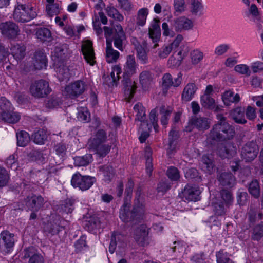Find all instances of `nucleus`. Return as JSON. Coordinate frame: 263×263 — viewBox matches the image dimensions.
Wrapping results in <instances>:
<instances>
[{
	"label": "nucleus",
	"mask_w": 263,
	"mask_h": 263,
	"mask_svg": "<svg viewBox=\"0 0 263 263\" xmlns=\"http://www.w3.org/2000/svg\"><path fill=\"white\" fill-rule=\"evenodd\" d=\"M217 119L218 123L213 126L207 138L211 144L231 139L234 136L233 127L226 122V119L222 114H218Z\"/></svg>",
	"instance_id": "f257e3e1"
},
{
	"label": "nucleus",
	"mask_w": 263,
	"mask_h": 263,
	"mask_svg": "<svg viewBox=\"0 0 263 263\" xmlns=\"http://www.w3.org/2000/svg\"><path fill=\"white\" fill-rule=\"evenodd\" d=\"M144 212L143 195L141 190H137L132 211H129V205L127 203H124L120 209L119 216L123 222H129L139 219Z\"/></svg>",
	"instance_id": "f03ea898"
},
{
	"label": "nucleus",
	"mask_w": 263,
	"mask_h": 263,
	"mask_svg": "<svg viewBox=\"0 0 263 263\" xmlns=\"http://www.w3.org/2000/svg\"><path fill=\"white\" fill-rule=\"evenodd\" d=\"M37 15L36 9L31 5L17 3L13 12V18L17 22H26Z\"/></svg>",
	"instance_id": "7ed1b4c3"
},
{
	"label": "nucleus",
	"mask_w": 263,
	"mask_h": 263,
	"mask_svg": "<svg viewBox=\"0 0 263 263\" xmlns=\"http://www.w3.org/2000/svg\"><path fill=\"white\" fill-rule=\"evenodd\" d=\"M10 106V102L6 98L1 97L0 98V107L3 110L1 115V119L9 123H15L20 119V115L15 112L5 111V110L9 109Z\"/></svg>",
	"instance_id": "20e7f679"
},
{
	"label": "nucleus",
	"mask_w": 263,
	"mask_h": 263,
	"mask_svg": "<svg viewBox=\"0 0 263 263\" xmlns=\"http://www.w3.org/2000/svg\"><path fill=\"white\" fill-rule=\"evenodd\" d=\"M96 181L95 177L82 176L80 174H75L72 176L71 183L74 187H79L82 191L88 190Z\"/></svg>",
	"instance_id": "39448f33"
},
{
	"label": "nucleus",
	"mask_w": 263,
	"mask_h": 263,
	"mask_svg": "<svg viewBox=\"0 0 263 263\" xmlns=\"http://www.w3.org/2000/svg\"><path fill=\"white\" fill-rule=\"evenodd\" d=\"M18 26L12 21L0 24V32L3 36L8 39H14L20 34Z\"/></svg>",
	"instance_id": "423d86ee"
},
{
	"label": "nucleus",
	"mask_w": 263,
	"mask_h": 263,
	"mask_svg": "<svg viewBox=\"0 0 263 263\" xmlns=\"http://www.w3.org/2000/svg\"><path fill=\"white\" fill-rule=\"evenodd\" d=\"M171 25L175 30L178 32L192 30L194 26L193 20L185 16L174 19Z\"/></svg>",
	"instance_id": "0eeeda50"
},
{
	"label": "nucleus",
	"mask_w": 263,
	"mask_h": 263,
	"mask_svg": "<svg viewBox=\"0 0 263 263\" xmlns=\"http://www.w3.org/2000/svg\"><path fill=\"white\" fill-rule=\"evenodd\" d=\"M51 90L49 83H31L29 88L31 95L36 98L46 97Z\"/></svg>",
	"instance_id": "6e6552de"
},
{
	"label": "nucleus",
	"mask_w": 263,
	"mask_h": 263,
	"mask_svg": "<svg viewBox=\"0 0 263 263\" xmlns=\"http://www.w3.org/2000/svg\"><path fill=\"white\" fill-rule=\"evenodd\" d=\"M85 90V83H69L62 90V92L66 97L74 98L81 95Z\"/></svg>",
	"instance_id": "1a4fd4ad"
},
{
	"label": "nucleus",
	"mask_w": 263,
	"mask_h": 263,
	"mask_svg": "<svg viewBox=\"0 0 263 263\" xmlns=\"http://www.w3.org/2000/svg\"><path fill=\"white\" fill-rule=\"evenodd\" d=\"M258 151V146L255 143L249 142L242 147L241 156L246 161H251L256 157Z\"/></svg>",
	"instance_id": "9d476101"
},
{
	"label": "nucleus",
	"mask_w": 263,
	"mask_h": 263,
	"mask_svg": "<svg viewBox=\"0 0 263 263\" xmlns=\"http://www.w3.org/2000/svg\"><path fill=\"white\" fill-rule=\"evenodd\" d=\"M160 20L158 18H154L152 21L149 28H148V35L154 43L153 47V48H156L158 46V42L160 40L161 37V29L160 27Z\"/></svg>",
	"instance_id": "9b49d317"
},
{
	"label": "nucleus",
	"mask_w": 263,
	"mask_h": 263,
	"mask_svg": "<svg viewBox=\"0 0 263 263\" xmlns=\"http://www.w3.org/2000/svg\"><path fill=\"white\" fill-rule=\"evenodd\" d=\"M137 66L134 56L128 55L124 66L123 79L127 80L135 74L137 72Z\"/></svg>",
	"instance_id": "f8f14e48"
},
{
	"label": "nucleus",
	"mask_w": 263,
	"mask_h": 263,
	"mask_svg": "<svg viewBox=\"0 0 263 263\" xmlns=\"http://www.w3.org/2000/svg\"><path fill=\"white\" fill-rule=\"evenodd\" d=\"M44 203V199L41 195H33L26 198V205L32 212L39 211Z\"/></svg>",
	"instance_id": "ddd939ff"
},
{
	"label": "nucleus",
	"mask_w": 263,
	"mask_h": 263,
	"mask_svg": "<svg viewBox=\"0 0 263 263\" xmlns=\"http://www.w3.org/2000/svg\"><path fill=\"white\" fill-rule=\"evenodd\" d=\"M82 51L87 63L93 66L95 63V55L92 43L89 40L85 41L82 46Z\"/></svg>",
	"instance_id": "4468645a"
},
{
	"label": "nucleus",
	"mask_w": 263,
	"mask_h": 263,
	"mask_svg": "<svg viewBox=\"0 0 263 263\" xmlns=\"http://www.w3.org/2000/svg\"><path fill=\"white\" fill-rule=\"evenodd\" d=\"M126 40L125 33L120 24L115 26L114 43L115 46L121 51L123 50V44Z\"/></svg>",
	"instance_id": "2eb2a0df"
},
{
	"label": "nucleus",
	"mask_w": 263,
	"mask_h": 263,
	"mask_svg": "<svg viewBox=\"0 0 263 263\" xmlns=\"http://www.w3.org/2000/svg\"><path fill=\"white\" fill-rule=\"evenodd\" d=\"M134 109L136 113V120L141 122V128L142 129L147 128L148 130H149L151 126H149L147 121H145L146 116L145 110L142 104L140 102L137 103L135 105Z\"/></svg>",
	"instance_id": "dca6fc26"
},
{
	"label": "nucleus",
	"mask_w": 263,
	"mask_h": 263,
	"mask_svg": "<svg viewBox=\"0 0 263 263\" xmlns=\"http://www.w3.org/2000/svg\"><path fill=\"white\" fill-rule=\"evenodd\" d=\"M147 235L148 231L146 226L145 225H141L135 229L134 234V238L139 245L144 246L147 243Z\"/></svg>",
	"instance_id": "f3484780"
},
{
	"label": "nucleus",
	"mask_w": 263,
	"mask_h": 263,
	"mask_svg": "<svg viewBox=\"0 0 263 263\" xmlns=\"http://www.w3.org/2000/svg\"><path fill=\"white\" fill-rule=\"evenodd\" d=\"M182 193L183 197L189 201H196L200 199L201 191L198 186L186 185Z\"/></svg>",
	"instance_id": "a211bd4d"
},
{
	"label": "nucleus",
	"mask_w": 263,
	"mask_h": 263,
	"mask_svg": "<svg viewBox=\"0 0 263 263\" xmlns=\"http://www.w3.org/2000/svg\"><path fill=\"white\" fill-rule=\"evenodd\" d=\"M32 64L35 69L46 68L47 65V59L45 53L41 50L36 51L32 59Z\"/></svg>",
	"instance_id": "6ab92c4d"
},
{
	"label": "nucleus",
	"mask_w": 263,
	"mask_h": 263,
	"mask_svg": "<svg viewBox=\"0 0 263 263\" xmlns=\"http://www.w3.org/2000/svg\"><path fill=\"white\" fill-rule=\"evenodd\" d=\"M14 234L8 231H3L0 234V240H2L6 248L5 252L9 253L14 245L15 240Z\"/></svg>",
	"instance_id": "aec40b11"
},
{
	"label": "nucleus",
	"mask_w": 263,
	"mask_h": 263,
	"mask_svg": "<svg viewBox=\"0 0 263 263\" xmlns=\"http://www.w3.org/2000/svg\"><path fill=\"white\" fill-rule=\"evenodd\" d=\"M236 153V147L234 144L228 142L222 145L219 148L218 154L223 158H229L234 156Z\"/></svg>",
	"instance_id": "412c9836"
},
{
	"label": "nucleus",
	"mask_w": 263,
	"mask_h": 263,
	"mask_svg": "<svg viewBox=\"0 0 263 263\" xmlns=\"http://www.w3.org/2000/svg\"><path fill=\"white\" fill-rule=\"evenodd\" d=\"M24 258H29V263H44L43 256L36 252L34 248L29 247L25 251Z\"/></svg>",
	"instance_id": "4be33fe9"
},
{
	"label": "nucleus",
	"mask_w": 263,
	"mask_h": 263,
	"mask_svg": "<svg viewBox=\"0 0 263 263\" xmlns=\"http://www.w3.org/2000/svg\"><path fill=\"white\" fill-rule=\"evenodd\" d=\"M202 169L205 173L212 174L216 170L213 158L212 156L203 155L202 158Z\"/></svg>",
	"instance_id": "5701e85b"
},
{
	"label": "nucleus",
	"mask_w": 263,
	"mask_h": 263,
	"mask_svg": "<svg viewBox=\"0 0 263 263\" xmlns=\"http://www.w3.org/2000/svg\"><path fill=\"white\" fill-rule=\"evenodd\" d=\"M189 123L200 130H204L209 128L210 122L206 118L195 117L190 120Z\"/></svg>",
	"instance_id": "b1692460"
},
{
	"label": "nucleus",
	"mask_w": 263,
	"mask_h": 263,
	"mask_svg": "<svg viewBox=\"0 0 263 263\" xmlns=\"http://www.w3.org/2000/svg\"><path fill=\"white\" fill-rule=\"evenodd\" d=\"M179 138L178 132L173 128L169 133L168 148L167 153L168 155H172L176 150L177 140Z\"/></svg>",
	"instance_id": "393cba45"
},
{
	"label": "nucleus",
	"mask_w": 263,
	"mask_h": 263,
	"mask_svg": "<svg viewBox=\"0 0 263 263\" xmlns=\"http://www.w3.org/2000/svg\"><path fill=\"white\" fill-rule=\"evenodd\" d=\"M11 53L17 61H20L25 55L26 47L23 44H14L10 48Z\"/></svg>",
	"instance_id": "a878e982"
},
{
	"label": "nucleus",
	"mask_w": 263,
	"mask_h": 263,
	"mask_svg": "<svg viewBox=\"0 0 263 263\" xmlns=\"http://www.w3.org/2000/svg\"><path fill=\"white\" fill-rule=\"evenodd\" d=\"M119 57V52L113 49L111 43L106 42V60L109 63L117 61Z\"/></svg>",
	"instance_id": "bb28decb"
},
{
	"label": "nucleus",
	"mask_w": 263,
	"mask_h": 263,
	"mask_svg": "<svg viewBox=\"0 0 263 263\" xmlns=\"http://www.w3.org/2000/svg\"><path fill=\"white\" fill-rule=\"evenodd\" d=\"M218 180L222 185L231 187L234 184L235 179L232 174L224 172L220 175Z\"/></svg>",
	"instance_id": "cd10ccee"
},
{
	"label": "nucleus",
	"mask_w": 263,
	"mask_h": 263,
	"mask_svg": "<svg viewBox=\"0 0 263 263\" xmlns=\"http://www.w3.org/2000/svg\"><path fill=\"white\" fill-rule=\"evenodd\" d=\"M230 115L237 123L244 124L247 122L244 116V109L241 107H237L232 110Z\"/></svg>",
	"instance_id": "c85d7f7f"
},
{
	"label": "nucleus",
	"mask_w": 263,
	"mask_h": 263,
	"mask_svg": "<svg viewBox=\"0 0 263 263\" xmlns=\"http://www.w3.org/2000/svg\"><path fill=\"white\" fill-rule=\"evenodd\" d=\"M100 174L103 176V180L106 182H109L114 176V171L110 165H104L99 167Z\"/></svg>",
	"instance_id": "c756f323"
},
{
	"label": "nucleus",
	"mask_w": 263,
	"mask_h": 263,
	"mask_svg": "<svg viewBox=\"0 0 263 263\" xmlns=\"http://www.w3.org/2000/svg\"><path fill=\"white\" fill-rule=\"evenodd\" d=\"M195 83H188L184 88L182 98L185 101H190L197 90Z\"/></svg>",
	"instance_id": "7c9ffc66"
},
{
	"label": "nucleus",
	"mask_w": 263,
	"mask_h": 263,
	"mask_svg": "<svg viewBox=\"0 0 263 263\" xmlns=\"http://www.w3.org/2000/svg\"><path fill=\"white\" fill-rule=\"evenodd\" d=\"M222 99L226 105H230L231 103L238 102L240 100L239 95L238 93L234 95V93L230 91H226L222 96Z\"/></svg>",
	"instance_id": "2f4dec72"
},
{
	"label": "nucleus",
	"mask_w": 263,
	"mask_h": 263,
	"mask_svg": "<svg viewBox=\"0 0 263 263\" xmlns=\"http://www.w3.org/2000/svg\"><path fill=\"white\" fill-rule=\"evenodd\" d=\"M203 6L199 0H191L190 12L194 16H200L203 14Z\"/></svg>",
	"instance_id": "473e14b6"
},
{
	"label": "nucleus",
	"mask_w": 263,
	"mask_h": 263,
	"mask_svg": "<svg viewBox=\"0 0 263 263\" xmlns=\"http://www.w3.org/2000/svg\"><path fill=\"white\" fill-rule=\"evenodd\" d=\"M89 146L96 154L102 157H105L110 150V146L109 145L102 144V143Z\"/></svg>",
	"instance_id": "72a5a7b5"
},
{
	"label": "nucleus",
	"mask_w": 263,
	"mask_h": 263,
	"mask_svg": "<svg viewBox=\"0 0 263 263\" xmlns=\"http://www.w3.org/2000/svg\"><path fill=\"white\" fill-rule=\"evenodd\" d=\"M136 83H124V92L125 99L129 102L133 97L137 86Z\"/></svg>",
	"instance_id": "f704fd0d"
},
{
	"label": "nucleus",
	"mask_w": 263,
	"mask_h": 263,
	"mask_svg": "<svg viewBox=\"0 0 263 263\" xmlns=\"http://www.w3.org/2000/svg\"><path fill=\"white\" fill-rule=\"evenodd\" d=\"M93 160L91 154H87L83 156H77L74 158V164L78 166H86Z\"/></svg>",
	"instance_id": "c9c22d12"
},
{
	"label": "nucleus",
	"mask_w": 263,
	"mask_h": 263,
	"mask_svg": "<svg viewBox=\"0 0 263 263\" xmlns=\"http://www.w3.org/2000/svg\"><path fill=\"white\" fill-rule=\"evenodd\" d=\"M148 14V9L147 8H142L138 10L137 15V25L140 26H143L146 23Z\"/></svg>",
	"instance_id": "e433bc0d"
},
{
	"label": "nucleus",
	"mask_w": 263,
	"mask_h": 263,
	"mask_svg": "<svg viewBox=\"0 0 263 263\" xmlns=\"http://www.w3.org/2000/svg\"><path fill=\"white\" fill-rule=\"evenodd\" d=\"M173 6L175 15H178L184 13L187 8L185 0H174Z\"/></svg>",
	"instance_id": "4c0bfd02"
},
{
	"label": "nucleus",
	"mask_w": 263,
	"mask_h": 263,
	"mask_svg": "<svg viewBox=\"0 0 263 263\" xmlns=\"http://www.w3.org/2000/svg\"><path fill=\"white\" fill-rule=\"evenodd\" d=\"M248 191L255 198L260 196V186L257 180H252L249 184Z\"/></svg>",
	"instance_id": "58836bf2"
},
{
	"label": "nucleus",
	"mask_w": 263,
	"mask_h": 263,
	"mask_svg": "<svg viewBox=\"0 0 263 263\" xmlns=\"http://www.w3.org/2000/svg\"><path fill=\"white\" fill-rule=\"evenodd\" d=\"M17 143L19 146H25L30 140V136L25 131H21L16 134Z\"/></svg>",
	"instance_id": "ea45409f"
},
{
	"label": "nucleus",
	"mask_w": 263,
	"mask_h": 263,
	"mask_svg": "<svg viewBox=\"0 0 263 263\" xmlns=\"http://www.w3.org/2000/svg\"><path fill=\"white\" fill-rule=\"evenodd\" d=\"M33 141L36 144H42L47 139V135L44 129H39L32 135Z\"/></svg>",
	"instance_id": "a19ab883"
},
{
	"label": "nucleus",
	"mask_w": 263,
	"mask_h": 263,
	"mask_svg": "<svg viewBox=\"0 0 263 263\" xmlns=\"http://www.w3.org/2000/svg\"><path fill=\"white\" fill-rule=\"evenodd\" d=\"M106 11L108 16L115 20L119 22H122L124 20L123 15L114 7H107L106 8Z\"/></svg>",
	"instance_id": "79ce46f5"
},
{
	"label": "nucleus",
	"mask_w": 263,
	"mask_h": 263,
	"mask_svg": "<svg viewBox=\"0 0 263 263\" xmlns=\"http://www.w3.org/2000/svg\"><path fill=\"white\" fill-rule=\"evenodd\" d=\"M203 57V52L198 49H194L190 52L191 63L193 65L199 64L202 61Z\"/></svg>",
	"instance_id": "37998d69"
},
{
	"label": "nucleus",
	"mask_w": 263,
	"mask_h": 263,
	"mask_svg": "<svg viewBox=\"0 0 263 263\" xmlns=\"http://www.w3.org/2000/svg\"><path fill=\"white\" fill-rule=\"evenodd\" d=\"M234 70L237 73L245 77H248L251 74V70L250 66L245 64L236 65L234 67Z\"/></svg>",
	"instance_id": "c03bdc74"
},
{
	"label": "nucleus",
	"mask_w": 263,
	"mask_h": 263,
	"mask_svg": "<svg viewBox=\"0 0 263 263\" xmlns=\"http://www.w3.org/2000/svg\"><path fill=\"white\" fill-rule=\"evenodd\" d=\"M106 139V133L103 129H99L96 134L95 138L91 141L89 145L101 144L105 142Z\"/></svg>",
	"instance_id": "a18cd8bd"
},
{
	"label": "nucleus",
	"mask_w": 263,
	"mask_h": 263,
	"mask_svg": "<svg viewBox=\"0 0 263 263\" xmlns=\"http://www.w3.org/2000/svg\"><path fill=\"white\" fill-rule=\"evenodd\" d=\"M146 158V171L149 176L152 175L153 170L152 158L151 157L152 151L149 147H146L145 151Z\"/></svg>",
	"instance_id": "49530a36"
},
{
	"label": "nucleus",
	"mask_w": 263,
	"mask_h": 263,
	"mask_svg": "<svg viewBox=\"0 0 263 263\" xmlns=\"http://www.w3.org/2000/svg\"><path fill=\"white\" fill-rule=\"evenodd\" d=\"M36 35L37 38L42 41H46L51 37V33L49 29L46 28H41L39 29Z\"/></svg>",
	"instance_id": "de8ad7c7"
},
{
	"label": "nucleus",
	"mask_w": 263,
	"mask_h": 263,
	"mask_svg": "<svg viewBox=\"0 0 263 263\" xmlns=\"http://www.w3.org/2000/svg\"><path fill=\"white\" fill-rule=\"evenodd\" d=\"M136 55L138 59L141 64H145L148 63V56L144 46L137 49Z\"/></svg>",
	"instance_id": "09e8293b"
},
{
	"label": "nucleus",
	"mask_w": 263,
	"mask_h": 263,
	"mask_svg": "<svg viewBox=\"0 0 263 263\" xmlns=\"http://www.w3.org/2000/svg\"><path fill=\"white\" fill-rule=\"evenodd\" d=\"M215 102V100L211 96H209L207 95H202L201 97V104L205 108L209 109L212 108Z\"/></svg>",
	"instance_id": "8fccbe9b"
},
{
	"label": "nucleus",
	"mask_w": 263,
	"mask_h": 263,
	"mask_svg": "<svg viewBox=\"0 0 263 263\" xmlns=\"http://www.w3.org/2000/svg\"><path fill=\"white\" fill-rule=\"evenodd\" d=\"M57 76L60 82H67L69 81L68 69L64 67H59L57 71Z\"/></svg>",
	"instance_id": "3c124183"
},
{
	"label": "nucleus",
	"mask_w": 263,
	"mask_h": 263,
	"mask_svg": "<svg viewBox=\"0 0 263 263\" xmlns=\"http://www.w3.org/2000/svg\"><path fill=\"white\" fill-rule=\"evenodd\" d=\"M172 112V110L168 109L165 108L164 106H162L160 108V113L161 115V124L165 126L168 123V117Z\"/></svg>",
	"instance_id": "603ef678"
},
{
	"label": "nucleus",
	"mask_w": 263,
	"mask_h": 263,
	"mask_svg": "<svg viewBox=\"0 0 263 263\" xmlns=\"http://www.w3.org/2000/svg\"><path fill=\"white\" fill-rule=\"evenodd\" d=\"M166 175L172 181H177L180 178V174L178 170L174 166L168 168Z\"/></svg>",
	"instance_id": "864d4df0"
},
{
	"label": "nucleus",
	"mask_w": 263,
	"mask_h": 263,
	"mask_svg": "<svg viewBox=\"0 0 263 263\" xmlns=\"http://www.w3.org/2000/svg\"><path fill=\"white\" fill-rule=\"evenodd\" d=\"M10 179L7 171L3 167L0 166V187H3L8 183Z\"/></svg>",
	"instance_id": "5fc2aeb1"
},
{
	"label": "nucleus",
	"mask_w": 263,
	"mask_h": 263,
	"mask_svg": "<svg viewBox=\"0 0 263 263\" xmlns=\"http://www.w3.org/2000/svg\"><path fill=\"white\" fill-rule=\"evenodd\" d=\"M73 204V201L70 199H66L60 205L61 210L66 214L71 213L74 208Z\"/></svg>",
	"instance_id": "6e6d98bb"
},
{
	"label": "nucleus",
	"mask_w": 263,
	"mask_h": 263,
	"mask_svg": "<svg viewBox=\"0 0 263 263\" xmlns=\"http://www.w3.org/2000/svg\"><path fill=\"white\" fill-rule=\"evenodd\" d=\"M111 240L115 241L119 247H123L125 246V237L124 235L120 233H112L111 237Z\"/></svg>",
	"instance_id": "4d7b16f0"
},
{
	"label": "nucleus",
	"mask_w": 263,
	"mask_h": 263,
	"mask_svg": "<svg viewBox=\"0 0 263 263\" xmlns=\"http://www.w3.org/2000/svg\"><path fill=\"white\" fill-rule=\"evenodd\" d=\"M46 11L50 16L58 14L60 11V8L57 3L48 4L46 5Z\"/></svg>",
	"instance_id": "13d9d810"
},
{
	"label": "nucleus",
	"mask_w": 263,
	"mask_h": 263,
	"mask_svg": "<svg viewBox=\"0 0 263 263\" xmlns=\"http://www.w3.org/2000/svg\"><path fill=\"white\" fill-rule=\"evenodd\" d=\"M62 98L58 96H52L48 100L47 106L49 108L56 107L62 104Z\"/></svg>",
	"instance_id": "bf43d9fd"
},
{
	"label": "nucleus",
	"mask_w": 263,
	"mask_h": 263,
	"mask_svg": "<svg viewBox=\"0 0 263 263\" xmlns=\"http://www.w3.org/2000/svg\"><path fill=\"white\" fill-rule=\"evenodd\" d=\"M16 156L17 155L15 154L10 155L6 161L7 165L14 170H16L19 167V163Z\"/></svg>",
	"instance_id": "052dcab7"
},
{
	"label": "nucleus",
	"mask_w": 263,
	"mask_h": 263,
	"mask_svg": "<svg viewBox=\"0 0 263 263\" xmlns=\"http://www.w3.org/2000/svg\"><path fill=\"white\" fill-rule=\"evenodd\" d=\"M230 48V45L228 44H221L216 47L214 54L217 56H221L226 53Z\"/></svg>",
	"instance_id": "680f3d73"
},
{
	"label": "nucleus",
	"mask_w": 263,
	"mask_h": 263,
	"mask_svg": "<svg viewBox=\"0 0 263 263\" xmlns=\"http://www.w3.org/2000/svg\"><path fill=\"white\" fill-rule=\"evenodd\" d=\"M120 8L127 13L133 9V5L129 0H117Z\"/></svg>",
	"instance_id": "e2e57ef3"
},
{
	"label": "nucleus",
	"mask_w": 263,
	"mask_h": 263,
	"mask_svg": "<svg viewBox=\"0 0 263 263\" xmlns=\"http://www.w3.org/2000/svg\"><path fill=\"white\" fill-rule=\"evenodd\" d=\"M78 119L80 121L87 122L90 118V114L86 108H82L78 112Z\"/></svg>",
	"instance_id": "0e129e2a"
},
{
	"label": "nucleus",
	"mask_w": 263,
	"mask_h": 263,
	"mask_svg": "<svg viewBox=\"0 0 263 263\" xmlns=\"http://www.w3.org/2000/svg\"><path fill=\"white\" fill-rule=\"evenodd\" d=\"M213 211L215 214L218 216H221L226 213V208L221 202L213 203Z\"/></svg>",
	"instance_id": "69168bd1"
},
{
	"label": "nucleus",
	"mask_w": 263,
	"mask_h": 263,
	"mask_svg": "<svg viewBox=\"0 0 263 263\" xmlns=\"http://www.w3.org/2000/svg\"><path fill=\"white\" fill-rule=\"evenodd\" d=\"M153 76L148 70L142 71L139 76L140 82H149L153 80Z\"/></svg>",
	"instance_id": "338daca9"
},
{
	"label": "nucleus",
	"mask_w": 263,
	"mask_h": 263,
	"mask_svg": "<svg viewBox=\"0 0 263 263\" xmlns=\"http://www.w3.org/2000/svg\"><path fill=\"white\" fill-rule=\"evenodd\" d=\"M221 196L225 202L226 207H228L233 201L232 194L229 191L223 190L221 192Z\"/></svg>",
	"instance_id": "774afa93"
}]
</instances>
